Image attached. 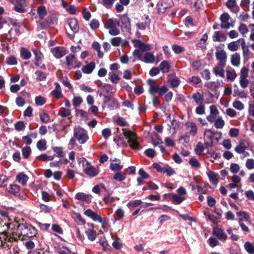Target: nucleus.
<instances>
[{
    "mask_svg": "<svg viewBox=\"0 0 254 254\" xmlns=\"http://www.w3.org/2000/svg\"><path fill=\"white\" fill-rule=\"evenodd\" d=\"M24 221L23 219H21L13 224V229L17 230L18 234L23 236L29 238L36 236L37 232L35 227Z\"/></svg>",
    "mask_w": 254,
    "mask_h": 254,
    "instance_id": "f257e3e1",
    "label": "nucleus"
},
{
    "mask_svg": "<svg viewBox=\"0 0 254 254\" xmlns=\"http://www.w3.org/2000/svg\"><path fill=\"white\" fill-rule=\"evenodd\" d=\"M73 136L80 144L85 143L89 138L87 131L80 127L74 128Z\"/></svg>",
    "mask_w": 254,
    "mask_h": 254,
    "instance_id": "f03ea898",
    "label": "nucleus"
},
{
    "mask_svg": "<svg viewBox=\"0 0 254 254\" xmlns=\"http://www.w3.org/2000/svg\"><path fill=\"white\" fill-rule=\"evenodd\" d=\"M124 136L127 139L130 146L133 149H138L139 144L136 141V135L133 132L124 128L123 129Z\"/></svg>",
    "mask_w": 254,
    "mask_h": 254,
    "instance_id": "7ed1b4c3",
    "label": "nucleus"
},
{
    "mask_svg": "<svg viewBox=\"0 0 254 254\" xmlns=\"http://www.w3.org/2000/svg\"><path fill=\"white\" fill-rule=\"evenodd\" d=\"M68 25L72 32V33H70L69 32L66 31V33L70 39H72L74 37V34L76 33L79 30V26L78 24L77 20L76 19L70 18L67 20Z\"/></svg>",
    "mask_w": 254,
    "mask_h": 254,
    "instance_id": "20e7f679",
    "label": "nucleus"
},
{
    "mask_svg": "<svg viewBox=\"0 0 254 254\" xmlns=\"http://www.w3.org/2000/svg\"><path fill=\"white\" fill-rule=\"evenodd\" d=\"M246 41L244 38H240L236 41H232L228 44V49L230 51L234 52L237 51L240 47L242 48L245 46Z\"/></svg>",
    "mask_w": 254,
    "mask_h": 254,
    "instance_id": "39448f33",
    "label": "nucleus"
},
{
    "mask_svg": "<svg viewBox=\"0 0 254 254\" xmlns=\"http://www.w3.org/2000/svg\"><path fill=\"white\" fill-rule=\"evenodd\" d=\"M9 1L14 5V10L19 13L25 12L24 7L26 5L25 0H9Z\"/></svg>",
    "mask_w": 254,
    "mask_h": 254,
    "instance_id": "423d86ee",
    "label": "nucleus"
},
{
    "mask_svg": "<svg viewBox=\"0 0 254 254\" xmlns=\"http://www.w3.org/2000/svg\"><path fill=\"white\" fill-rule=\"evenodd\" d=\"M131 42L135 47L138 48L142 52L148 51L151 49V46L149 44H145L139 40L134 39L132 40Z\"/></svg>",
    "mask_w": 254,
    "mask_h": 254,
    "instance_id": "0eeeda50",
    "label": "nucleus"
},
{
    "mask_svg": "<svg viewBox=\"0 0 254 254\" xmlns=\"http://www.w3.org/2000/svg\"><path fill=\"white\" fill-rule=\"evenodd\" d=\"M230 19V15L226 12L223 13L220 16L221 24L220 26L222 29H229L230 27L231 24L229 22Z\"/></svg>",
    "mask_w": 254,
    "mask_h": 254,
    "instance_id": "6e6552de",
    "label": "nucleus"
},
{
    "mask_svg": "<svg viewBox=\"0 0 254 254\" xmlns=\"http://www.w3.org/2000/svg\"><path fill=\"white\" fill-rule=\"evenodd\" d=\"M185 126L190 135L194 136L197 134L198 128L195 123L192 122H188L186 123Z\"/></svg>",
    "mask_w": 254,
    "mask_h": 254,
    "instance_id": "1a4fd4ad",
    "label": "nucleus"
},
{
    "mask_svg": "<svg viewBox=\"0 0 254 254\" xmlns=\"http://www.w3.org/2000/svg\"><path fill=\"white\" fill-rule=\"evenodd\" d=\"M172 0H162L157 5L158 12L160 13H164L167 8L172 5Z\"/></svg>",
    "mask_w": 254,
    "mask_h": 254,
    "instance_id": "9d476101",
    "label": "nucleus"
},
{
    "mask_svg": "<svg viewBox=\"0 0 254 254\" xmlns=\"http://www.w3.org/2000/svg\"><path fill=\"white\" fill-rule=\"evenodd\" d=\"M215 56L217 59L221 63H225L227 59L226 52L221 47H217Z\"/></svg>",
    "mask_w": 254,
    "mask_h": 254,
    "instance_id": "9b49d317",
    "label": "nucleus"
},
{
    "mask_svg": "<svg viewBox=\"0 0 254 254\" xmlns=\"http://www.w3.org/2000/svg\"><path fill=\"white\" fill-rule=\"evenodd\" d=\"M52 53L56 58H61L66 53V51L64 47H57L52 49Z\"/></svg>",
    "mask_w": 254,
    "mask_h": 254,
    "instance_id": "f8f14e48",
    "label": "nucleus"
},
{
    "mask_svg": "<svg viewBox=\"0 0 254 254\" xmlns=\"http://www.w3.org/2000/svg\"><path fill=\"white\" fill-rule=\"evenodd\" d=\"M84 214L91 218L94 221H98L99 222H102V218L100 216L90 209L85 210L84 212Z\"/></svg>",
    "mask_w": 254,
    "mask_h": 254,
    "instance_id": "ddd939ff",
    "label": "nucleus"
},
{
    "mask_svg": "<svg viewBox=\"0 0 254 254\" xmlns=\"http://www.w3.org/2000/svg\"><path fill=\"white\" fill-rule=\"evenodd\" d=\"M147 83L149 85V92L152 96L158 92L159 86L155 84L154 80L149 79Z\"/></svg>",
    "mask_w": 254,
    "mask_h": 254,
    "instance_id": "4468645a",
    "label": "nucleus"
},
{
    "mask_svg": "<svg viewBox=\"0 0 254 254\" xmlns=\"http://www.w3.org/2000/svg\"><path fill=\"white\" fill-rule=\"evenodd\" d=\"M226 39V35L222 31H215L212 36V39L214 42H224Z\"/></svg>",
    "mask_w": 254,
    "mask_h": 254,
    "instance_id": "2eb2a0df",
    "label": "nucleus"
},
{
    "mask_svg": "<svg viewBox=\"0 0 254 254\" xmlns=\"http://www.w3.org/2000/svg\"><path fill=\"white\" fill-rule=\"evenodd\" d=\"M85 173L91 177L97 176L99 173V170L93 166L89 165L84 169Z\"/></svg>",
    "mask_w": 254,
    "mask_h": 254,
    "instance_id": "dca6fc26",
    "label": "nucleus"
},
{
    "mask_svg": "<svg viewBox=\"0 0 254 254\" xmlns=\"http://www.w3.org/2000/svg\"><path fill=\"white\" fill-rule=\"evenodd\" d=\"M167 80L172 88L177 87L180 83L179 78L173 75H169Z\"/></svg>",
    "mask_w": 254,
    "mask_h": 254,
    "instance_id": "f3484780",
    "label": "nucleus"
},
{
    "mask_svg": "<svg viewBox=\"0 0 254 254\" xmlns=\"http://www.w3.org/2000/svg\"><path fill=\"white\" fill-rule=\"evenodd\" d=\"M226 5L231 11L234 13H238L239 10V8L237 5L236 0H227Z\"/></svg>",
    "mask_w": 254,
    "mask_h": 254,
    "instance_id": "a211bd4d",
    "label": "nucleus"
},
{
    "mask_svg": "<svg viewBox=\"0 0 254 254\" xmlns=\"http://www.w3.org/2000/svg\"><path fill=\"white\" fill-rule=\"evenodd\" d=\"M213 234L216 236L219 240L225 242L227 238V235L223 230L218 229L214 228L213 229Z\"/></svg>",
    "mask_w": 254,
    "mask_h": 254,
    "instance_id": "6ab92c4d",
    "label": "nucleus"
},
{
    "mask_svg": "<svg viewBox=\"0 0 254 254\" xmlns=\"http://www.w3.org/2000/svg\"><path fill=\"white\" fill-rule=\"evenodd\" d=\"M101 94L109 100L111 98V86L110 84H106L102 88Z\"/></svg>",
    "mask_w": 254,
    "mask_h": 254,
    "instance_id": "aec40b11",
    "label": "nucleus"
},
{
    "mask_svg": "<svg viewBox=\"0 0 254 254\" xmlns=\"http://www.w3.org/2000/svg\"><path fill=\"white\" fill-rule=\"evenodd\" d=\"M207 176L210 182L213 185H217L218 183V179L219 176L218 174L215 173L212 171H209L207 173Z\"/></svg>",
    "mask_w": 254,
    "mask_h": 254,
    "instance_id": "412c9836",
    "label": "nucleus"
},
{
    "mask_svg": "<svg viewBox=\"0 0 254 254\" xmlns=\"http://www.w3.org/2000/svg\"><path fill=\"white\" fill-rule=\"evenodd\" d=\"M213 71L216 75L222 78L225 77V70L224 64H219L213 68Z\"/></svg>",
    "mask_w": 254,
    "mask_h": 254,
    "instance_id": "4be33fe9",
    "label": "nucleus"
},
{
    "mask_svg": "<svg viewBox=\"0 0 254 254\" xmlns=\"http://www.w3.org/2000/svg\"><path fill=\"white\" fill-rule=\"evenodd\" d=\"M191 98L198 105L202 104L204 101L203 95L198 92L192 94Z\"/></svg>",
    "mask_w": 254,
    "mask_h": 254,
    "instance_id": "5701e85b",
    "label": "nucleus"
},
{
    "mask_svg": "<svg viewBox=\"0 0 254 254\" xmlns=\"http://www.w3.org/2000/svg\"><path fill=\"white\" fill-rule=\"evenodd\" d=\"M123 168V165L121 164V161L117 158L112 160V171H120Z\"/></svg>",
    "mask_w": 254,
    "mask_h": 254,
    "instance_id": "b1692460",
    "label": "nucleus"
},
{
    "mask_svg": "<svg viewBox=\"0 0 254 254\" xmlns=\"http://www.w3.org/2000/svg\"><path fill=\"white\" fill-rule=\"evenodd\" d=\"M237 215L239 217V222L240 221L243 222H245L247 224L251 223L249 220V216L247 213L245 212H237Z\"/></svg>",
    "mask_w": 254,
    "mask_h": 254,
    "instance_id": "393cba45",
    "label": "nucleus"
},
{
    "mask_svg": "<svg viewBox=\"0 0 254 254\" xmlns=\"http://www.w3.org/2000/svg\"><path fill=\"white\" fill-rule=\"evenodd\" d=\"M91 195L89 194H86L82 192H78L76 195V198L81 201H85L87 203H89L91 201Z\"/></svg>",
    "mask_w": 254,
    "mask_h": 254,
    "instance_id": "a878e982",
    "label": "nucleus"
},
{
    "mask_svg": "<svg viewBox=\"0 0 254 254\" xmlns=\"http://www.w3.org/2000/svg\"><path fill=\"white\" fill-rule=\"evenodd\" d=\"M113 141L117 147H124L127 145L124 138L121 135L115 136Z\"/></svg>",
    "mask_w": 254,
    "mask_h": 254,
    "instance_id": "bb28decb",
    "label": "nucleus"
},
{
    "mask_svg": "<svg viewBox=\"0 0 254 254\" xmlns=\"http://www.w3.org/2000/svg\"><path fill=\"white\" fill-rule=\"evenodd\" d=\"M102 18L105 27L108 29L109 33L111 34V19L109 18V15L107 14H104Z\"/></svg>",
    "mask_w": 254,
    "mask_h": 254,
    "instance_id": "cd10ccee",
    "label": "nucleus"
},
{
    "mask_svg": "<svg viewBox=\"0 0 254 254\" xmlns=\"http://www.w3.org/2000/svg\"><path fill=\"white\" fill-rule=\"evenodd\" d=\"M20 57L24 60H28L31 58V54L27 49L22 47L20 49Z\"/></svg>",
    "mask_w": 254,
    "mask_h": 254,
    "instance_id": "c85d7f7f",
    "label": "nucleus"
},
{
    "mask_svg": "<svg viewBox=\"0 0 254 254\" xmlns=\"http://www.w3.org/2000/svg\"><path fill=\"white\" fill-rule=\"evenodd\" d=\"M28 180V177L23 173H21L16 176V180L23 186H25L27 184Z\"/></svg>",
    "mask_w": 254,
    "mask_h": 254,
    "instance_id": "c756f323",
    "label": "nucleus"
},
{
    "mask_svg": "<svg viewBox=\"0 0 254 254\" xmlns=\"http://www.w3.org/2000/svg\"><path fill=\"white\" fill-rule=\"evenodd\" d=\"M120 25L117 20H112V35H118L120 33Z\"/></svg>",
    "mask_w": 254,
    "mask_h": 254,
    "instance_id": "7c9ffc66",
    "label": "nucleus"
},
{
    "mask_svg": "<svg viewBox=\"0 0 254 254\" xmlns=\"http://www.w3.org/2000/svg\"><path fill=\"white\" fill-rule=\"evenodd\" d=\"M207 39V35L206 34H203L199 42L198 43L197 46L202 50H205L206 49L205 45Z\"/></svg>",
    "mask_w": 254,
    "mask_h": 254,
    "instance_id": "2f4dec72",
    "label": "nucleus"
},
{
    "mask_svg": "<svg viewBox=\"0 0 254 254\" xmlns=\"http://www.w3.org/2000/svg\"><path fill=\"white\" fill-rule=\"evenodd\" d=\"M172 201L176 204H180L186 199L185 196H182L176 194H172Z\"/></svg>",
    "mask_w": 254,
    "mask_h": 254,
    "instance_id": "473e14b6",
    "label": "nucleus"
},
{
    "mask_svg": "<svg viewBox=\"0 0 254 254\" xmlns=\"http://www.w3.org/2000/svg\"><path fill=\"white\" fill-rule=\"evenodd\" d=\"M242 49L243 50V55L244 59V62H247L250 58V51L248 47L246 46V44Z\"/></svg>",
    "mask_w": 254,
    "mask_h": 254,
    "instance_id": "72a5a7b5",
    "label": "nucleus"
},
{
    "mask_svg": "<svg viewBox=\"0 0 254 254\" xmlns=\"http://www.w3.org/2000/svg\"><path fill=\"white\" fill-rule=\"evenodd\" d=\"M126 178V175L122 173L120 171H118L113 176V179L118 182L124 181Z\"/></svg>",
    "mask_w": 254,
    "mask_h": 254,
    "instance_id": "f704fd0d",
    "label": "nucleus"
},
{
    "mask_svg": "<svg viewBox=\"0 0 254 254\" xmlns=\"http://www.w3.org/2000/svg\"><path fill=\"white\" fill-rule=\"evenodd\" d=\"M225 126V121L221 117H219L214 122V127L218 129L222 128Z\"/></svg>",
    "mask_w": 254,
    "mask_h": 254,
    "instance_id": "c9c22d12",
    "label": "nucleus"
},
{
    "mask_svg": "<svg viewBox=\"0 0 254 254\" xmlns=\"http://www.w3.org/2000/svg\"><path fill=\"white\" fill-rule=\"evenodd\" d=\"M233 95L235 97L238 96L240 98H246L247 97V94L245 91L238 88L234 89Z\"/></svg>",
    "mask_w": 254,
    "mask_h": 254,
    "instance_id": "e433bc0d",
    "label": "nucleus"
},
{
    "mask_svg": "<svg viewBox=\"0 0 254 254\" xmlns=\"http://www.w3.org/2000/svg\"><path fill=\"white\" fill-rule=\"evenodd\" d=\"M217 84L219 85H220L221 84H223V83L222 81L220 82H217V83H216L215 82H208L205 84V86L209 89L213 90L218 88V85H217Z\"/></svg>",
    "mask_w": 254,
    "mask_h": 254,
    "instance_id": "4c0bfd02",
    "label": "nucleus"
},
{
    "mask_svg": "<svg viewBox=\"0 0 254 254\" xmlns=\"http://www.w3.org/2000/svg\"><path fill=\"white\" fill-rule=\"evenodd\" d=\"M244 248L249 254H254V244L249 242H247L244 244Z\"/></svg>",
    "mask_w": 254,
    "mask_h": 254,
    "instance_id": "58836bf2",
    "label": "nucleus"
},
{
    "mask_svg": "<svg viewBox=\"0 0 254 254\" xmlns=\"http://www.w3.org/2000/svg\"><path fill=\"white\" fill-rule=\"evenodd\" d=\"M172 49L173 52L176 54H182L185 51V49L184 47L174 44L172 46Z\"/></svg>",
    "mask_w": 254,
    "mask_h": 254,
    "instance_id": "ea45409f",
    "label": "nucleus"
},
{
    "mask_svg": "<svg viewBox=\"0 0 254 254\" xmlns=\"http://www.w3.org/2000/svg\"><path fill=\"white\" fill-rule=\"evenodd\" d=\"M145 62L152 63L155 61V57L153 54L150 52L146 53L144 56Z\"/></svg>",
    "mask_w": 254,
    "mask_h": 254,
    "instance_id": "a19ab883",
    "label": "nucleus"
},
{
    "mask_svg": "<svg viewBox=\"0 0 254 254\" xmlns=\"http://www.w3.org/2000/svg\"><path fill=\"white\" fill-rule=\"evenodd\" d=\"M241 56L238 53H235L231 56V64H240Z\"/></svg>",
    "mask_w": 254,
    "mask_h": 254,
    "instance_id": "79ce46f5",
    "label": "nucleus"
},
{
    "mask_svg": "<svg viewBox=\"0 0 254 254\" xmlns=\"http://www.w3.org/2000/svg\"><path fill=\"white\" fill-rule=\"evenodd\" d=\"M141 203L142 201L139 199L131 200L127 203V206L129 208H132L139 206Z\"/></svg>",
    "mask_w": 254,
    "mask_h": 254,
    "instance_id": "37998d69",
    "label": "nucleus"
},
{
    "mask_svg": "<svg viewBox=\"0 0 254 254\" xmlns=\"http://www.w3.org/2000/svg\"><path fill=\"white\" fill-rule=\"evenodd\" d=\"M95 68V64H86L82 67V71L86 74H89L92 72L93 70Z\"/></svg>",
    "mask_w": 254,
    "mask_h": 254,
    "instance_id": "c03bdc74",
    "label": "nucleus"
},
{
    "mask_svg": "<svg viewBox=\"0 0 254 254\" xmlns=\"http://www.w3.org/2000/svg\"><path fill=\"white\" fill-rule=\"evenodd\" d=\"M232 105L233 107L238 110L242 111L244 109V105L240 101L235 100Z\"/></svg>",
    "mask_w": 254,
    "mask_h": 254,
    "instance_id": "a18cd8bd",
    "label": "nucleus"
},
{
    "mask_svg": "<svg viewBox=\"0 0 254 254\" xmlns=\"http://www.w3.org/2000/svg\"><path fill=\"white\" fill-rule=\"evenodd\" d=\"M118 237L112 234V239L114 240L115 241L112 243V246L116 249H120L122 247V244L119 242L118 240Z\"/></svg>",
    "mask_w": 254,
    "mask_h": 254,
    "instance_id": "49530a36",
    "label": "nucleus"
},
{
    "mask_svg": "<svg viewBox=\"0 0 254 254\" xmlns=\"http://www.w3.org/2000/svg\"><path fill=\"white\" fill-rule=\"evenodd\" d=\"M86 234L89 240L93 241L95 239L96 234L94 230L89 229L86 231Z\"/></svg>",
    "mask_w": 254,
    "mask_h": 254,
    "instance_id": "de8ad7c7",
    "label": "nucleus"
},
{
    "mask_svg": "<svg viewBox=\"0 0 254 254\" xmlns=\"http://www.w3.org/2000/svg\"><path fill=\"white\" fill-rule=\"evenodd\" d=\"M37 158L43 161H48L54 160V156L48 155L46 154H42L38 156Z\"/></svg>",
    "mask_w": 254,
    "mask_h": 254,
    "instance_id": "09e8293b",
    "label": "nucleus"
},
{
    "mask_svg": "<svg viewBox=\"0 0 254 254\" xmlns=\"http://www.w3.org/2000/svg\"><path fill=\"white\" fill-rule=\"evenodd\" d=\"M204 138L210 140L212 143V138L215 136V132H212L211 130L208 129L205 131L204 133Z\"/></svg>",
    "mask_w": 254,
    "mask_h": 254,
    "instance_id": "8fccbe9b",
    "label": "nucleus"
},
{
    "mask_svg": "<svg viewBox=\"0 0 254 254\" xmlns=\"http://www.w3.org/2000/svg\"><path fill=\"white\" fill-rule=\"evenodd\" d=\"M114 121L119 126L124 127L127 125V122L125 121V120L120 117H118L117 118H114Z\"/></svg>",
    "mask_w": 254,
    "mask_h": 254,
    "instance_id": "3c124183",
    "label": "nucleus"
},
{
    "mask_svg": "<svg viewBox=\"0 0 254 254\" xmlns=\"http://www.w3.org/2000/svg\"><path fill=\"white\" fill-rule=\"evenodd\" d=\"M92 47L98 52V56L99 58H102L103 54L100 51V45L97 42H94L92 43Z\"/></svg>",
    "mask_w": 254,
    "mask_h": 254,
    "instance_id": "603ef678",
    "label": "nucleus"
},
{
    "mask_svg": "<svg viewBox=\"0 0 254 254\" xmlns=\"http://www.w3.org/2000/svg\"><path fill=\"white\" fill-rule=\"evenodd\" d=\"M37 147L40 150H45L47 149L46 141L44 140H39L37 143Z\"/></svg>",
    "mask_w": 254,
    "mask_h": 254,
    "instance_id": "864d4df0",
    "label": "nucleus"
},
{
    "mask_svg": "<svg viewBox=\"0 0 254 254\" xmlns=\"http://www.w3.org/2000/svg\"><path fill=\"white\" fill-rule=\"evenodd\" d=\"M20 190V187L17 185H10L9 192L16 195Z\"/></svg>",
    "mask_w": 254,
    "mask_h": 254,
    "instance_id": "5fc2aeb1",
    "label": "nucleus"
},
{
    "mask_svg": "<svg viewBox=\"0 0 254 254\" xmlns=\"http://www.w3.org/2000/svg\"><path fill=\"white\" fill-rule=\"evenodd\" d=\"M53 151L57 154L59 157H63L65 155V153L63 151V148L61 147H53Z\"/></svg>",
    "mask_w": 254,
    "mask_h": 254,
    "instance_id": "6e6d98bb",
    "label": "nucleus"
},
{
    "mask_svg": "<svg viewBox=\"0 0 254 254\" xmlns=\"http://www.w3.org/2000/svg\"><path fill=\"white\" fill-rule=\"evenodd\" d=\"M237 76V74L234 70H228L227 71V78L228 80L233 81Z\"/></svg>",
    "mask_w": 254,
    "mask_h": 254,
    "instance_id": "4d7b16f0",
    "label": "nucleus"
},
{
    "mask_svg": "<svg viewBox=\"0 0 254 254\" xmlns=\"http://www.w3.org/2000/svg\"><path fill=\"white\" fill-rule=\"evenodd\" d=\"M59 115L62 117H67L70 115V111L64 108H62L59 111Z\"/></svg>",
    "mask_w": 254,
    "mask_h": 254,
    "instance_id": "13d9d810",
    "label": "nucleus"
},
{
    "mask_svg": "<svg viewBox=\"0 0 254 254\" xmlns=\"http://www.w3.org/2000/svg\"><path fill=\"white\" fill-rule=\"evenodd\" d=\"M75 112L77 115H79L83 119L85 120L88 119V115L86 111L82 110L76 109Z\"/></svg>",
    "mask_w": 254,
    "mask_h": 254,
    "instance_id": "bf43d9fd",
    "label": "nucleus"
},
{
    "mask_svg": "<svg viewBox=\"0 0 254 254\" xmlns=\"http://www.w3.org/2000/svg\"><path fill=\"white\" fill-rule=\"evenodd\" d=\"M60 254H70V251L66 247L62 246L58 248Z\"/></svg>",
    "mask_w": 254,
    "mask_h": 254,
    "instance_id": "052dcab7",
    "label": "nucleus"
},
{
    "mask_svg": "<svg viewBox=\"0 0 254 254\" xmlns=\"http://www.w3.org/2000/svg\"><path fill=\"white\" fill-rule=\"evenodd\" d=\"M239 31L242 35H244L248 32L247 26L243 23L241 24L238 27Z\"/></svg>",
    "mask_w": 254,
    "mask_h": 254,
    "instance_id": "680f3d73",
    "label": "nucleus"
},
{
    "mask_svg": "<svg viewBox=\"0 0 254 254\" xmlns=\"http://www.w3.org/2000/svg\"><path fill=\"white\" fill-rule=\"evenodd\" d=\"M38 14L41 18L43 17L46 15L47 11L46 7L44 6H41L38 9Z\"/></svg>",
    "mask_w": 254,
    "mask_h": 254,
    "instance_id": "e2e57ef3",
    "label": "nucleus"
},
{
    "mask_svg": "<svg viewBox=\"0 0 254 254\" xmlns=\"http://www.w3.org/2000/svg\"><path fill=\"white\" fill-rule=\"evenodd\" d=\"M31 152V148L29 146H26L22 149V155L25 158H27Z\"/></svg>",
    "mask_w": 254,
    "mask_h": 254,
    "instance_id": "0e129e2a",
    "label": "nucleus"
},
{
    "mask_svg": "<svg viewBox=\"0 0 254 254\" xmlns=\"http://www.w3.org/2000/svg\"><path fill=\"white\" fill-rule=\"evenodd\" d=\"M204 147L201 142H198L195 149V153L197 155H200L203 151Z\"/></svg>",
    "mask_w": 254,
    "mask_h": 254,
    "instance_id": "69168bd1",
    "label": "nucleus"
},
{
    "mask_svg": "<svg viewBox=\"0 0 254 254\" xmlns=\"http://www.w3.org/2000/svg\"><path fill=\"white\" fill-rule=\"evenodd\" d=\"M246 167L249 170H253L254 169V159H248L246 161Z\"/></svg>",
    "mask_w": 254,
    "mask_h": 254,
    "instance_id": "338daca9",
    "label": "nucleus"
},
{
    "mask_svg": "<svg viewBox=\"0 0 254 254\" xmlns=\"http://www.w3.org/2000/svg\"><path fill=\"white\" fill-rule=\"evenodd\" d=\"M189 163L193 168H199L200 167V164L199 162L194 158H191L189 160Z\"/></svg>",
    "mask_w": 254,
    "mask_h": 254,
    "instance_id": "774afa93",
    "label": "nucleus"
}]
</instances>
